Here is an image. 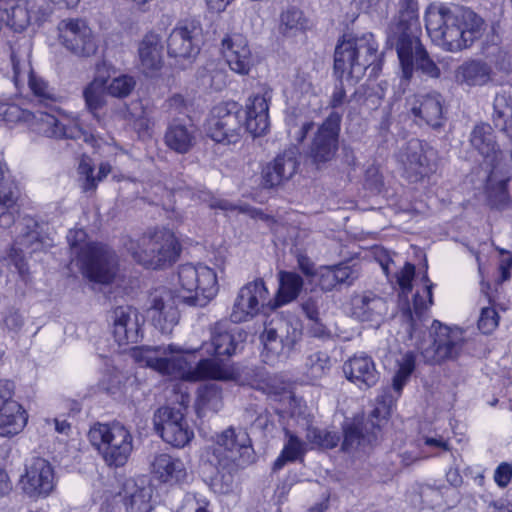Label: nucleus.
I'll return each mask as SVG.
<instances>
[{
    "instance_id": "ddd939ff",
    "label": "nucleus",
    "mask_w": 512,
    "mask_h": 512,
    "mask_svg": "<svg viewBox=\"0 0 512 512\" xmlns=\"http://www.w3.org/2000/svg\"><path fill=\"white\" fill-rule=\"evenodd\" d=\"M57 36L59 43L77 57H90L98 50L96 35L84 18L62 19L57 25Z\"/></svg>"
},
{
    "instance_id": "8fccbe9b",
    "label": "nucleus",
    "mask_w": 512,
    "mask_h": 512,
    "mask_svg": "<svg viewBox=\"0 0 512 512\" xmlns=\"http://www.w3.org/2000/svg\"><path fill=\"white\" fill-rule=\"evenodd\" d=\"M3 12L7 15V25L15 32L24 31L32 19L27 2H18Z\"/></svg>"
},
{
    "instance_id": "4d7b16f0",
    "label": "nucleus",
    "mask_w": 512,
    "mask_h": 512,
    "mask_svg": "<svg viewBox=\"0 0 512 512\" xmlns=\"http://www.w3.org/2000/svg\"><path fill=\"white\" fill-rule=\"evenodd\" d=\"M135 80L128 75H120L115 77L107 87V93L113 97H127L135 87Z\"/></svg>"
},
{
    "instance_id": "13d9d810",
    "label": "nucleus",
    "mask_w": 512,
    "mask_h": 512,
    "mask_svg": "<svg viewBox=\"0 0 512 512\" xmlns=\"http://www.w3.org/2000/svg\"><path fill=\"white\" fill-rule=\"evenodd\" d=\"M338 285H352L353 282L358 279L360 275V269L357 265H346V264H340L333 266Z\"/></svg>"
},
{
    "instance_id": "7c9ffc66",
    "label": "nucleus",
    "mask_w": 512,
    "mask_h": 512,
    "mask_svg": "<svg viewBox=\"0 0 512 512\" xmlns=\"http://www.w3.org/2000/svg\"><path fill=\"white\" fill-rule=\"evenodd\" d=\"M423 280L425 286L423 293L417 292L414 296V314L407 310L403 313L405 319V330L411 339L416 338L421 333L423 311L432 305V287L427 275H424Z\"/></svg>"
},
{
    "instance_id": "39448f33",
    "label": "nucleus",
    "mask_w": 512,
    "mask_h": 512,
    "mask_svg": "<svg viewBox=\"0 0 512 512\" xmlns=\"http://www.w3.org/2000/svg\"><path fill=\"white\" fill-rule=\"evenodd\" d=\"M378 45L372 33L361 36L344 35L337 44L334 54V70L341 76L347 73L351 78L359 80L365 71L373 66L376 70L379 66Z\"/></svg>"
},
{
    "instance_id": "bb28decb",
    "label": "nucleus",
    "mask_w": 512,
    "mask_h": 512,
    "mask_svg": "<svg viewBox=\"0 0 512 512\" xmlns=\"http://www.w3.org/2000/svg\"><path fill=\"white\" fill-rule=\"evenodd\" d=\"M343 372L349 381L361 389L374 386L379 379L374 361L365 354L354 355L347 360L343 365Z\"/></svg>"
},
{
    "instance_id": "4be33fe9",
    "label": "nucleus",
    "mask_w": 512,
    "mask_h": 512,
    "mask_svg": "<svg viewBox=\"0 0 512 512\" xmlns=\"http://www.w3.org/2000/svg\"><path fill=\"white\" fill-rule=\"evenodd\" d=\"M432 155L433 151L425 150L419 140L414 139L408 142L401 155V162L410 181L416 182L433 171Z\"/></svg>"
},
{
    "instance_id": "0eeeda50",
    "label": "nucleus",
    "mask_w": 512,
    "mask_h": 512,
    "mask_svg": "<svg viewBox=\"0 0 512 512\" xmlns=\"http://www.w3.org/2000/svg\"><path fill=\"white\" fill-rule=\"evenodd\" d=\"M88 438L109 467L124 466L133 451V436L119 422L94 424L88 432Z\"/></svg>"
},
{
    "instance_id": "de8ad7c7",
    "label": "nucleus",
    "mask_w": 512,
    "mask_h": 512,
    "mask_svg": "<svg viewBox=\"0 0 512 512\" xmlns=\"http://www.w3.org/2000/svg\"><path fill=\"white\" fill-rule=\"evenodd\" d=\"M331 368V359L327 353L315 351L309 354L305 361L306 375L316 381L325 376Z\"/></svg>"
},
{
    "instance_id": "9b49d317",
    "label": "nucleus",
    "mask_w": 512,
    "mask_h": 512,
    "mask_svg": "<svg viewBox=\"0 0 512 512\" xmlns=\"http://www.w3.org/2000/svg\"><path fill=\"white\" fill-rule=\"evenodd\" d=\"M22 123L31 132L48 138L76 140L84 137L78 120L59 110H25Z\"/></svg>"
},
{
    "instance_id": "393cba45",
    "label": "nucleus",
    "mask_w": 512,
    "mask_h": 512,
    "mask_svg": "<svg viewBox=\"0 0 512 512\" xmlns=\"http://www.w3.org/2000/svg\"><path fill=\"white\" fill-rule=\"evenodd\" d=\"M271 93L268 90L250 96L246 103V130L254 137L264 135L269 128V101Z\"/></svg>"
},
{
    "instance_id": "5fc2aeb1",
    "label": "nucleus",
    "mask_w": 512,
    "mask_h": 512,
    "mask_svg": "<svg viewBox=\"0 0 512 512\" xmlns=\"http://www.w3.org/2000/svg\"><path fill=\"white\" fill-rule=\"evenodd\" d=\"M13 82L17 90L20 92L25 87L30 76H33V70L29 61L20 59L15 54L11 55Z\"/></svg>"
},
{
    "instance_id": "37998d69",
    "label": "nucleus",
    "mask_w": 512,
    "mask_h": 512,
    "mask_svg": "<svg viewBox=\"0 0 512 512\" xmlns=\"http://www.w3.org/2000/svg\"><path fill=\"white\" fill-rule=\"evenodd\" d=\"M418 5L415 0H402L399 18L389 29L388 36L419 30Z\"/></svg>"
},
{
    "instance_id": "f8f14e48",
    "label": "nucleus",
    "mask_w": 512,
    "mask_h": 512,
    "mask_svg": "<svg viewBox=\"0 0 512 512\" xmlns=\"http://www.w3.org/2000/svg\"><path fill=\"white\" fill-rule=\"evenodd\" d=\"M430 336L433 341L429 346H418L428 363L456 360L464 352L465 332L459 327H449L434 320L430 327Z\"/></svg>"
},
{
    "instance_id": "052dcab7",
    "label": "nucleus",
    "mask_w": 512,
    "mask_h": 512,
    "mask_svg": "<svg viewBox=\"0 0 512 512\" xmlns=\"http://www.w3.org/2000/svg\"><path fill=\"white\" fill-rule=\"evenodd\" d=\"M26 109H22L16 104L0 101V120L11 123H22Z\"/></svg>"
},
{
    "instance_id": "338daca9",
    "label": "nucleus",
    "mask_w": 512,
    "mask_h": 512,
    "mask_svg": "<svg viewBox=\"0 0 512 512\" xmlns=\"http://www.w3.org/2000/svg\"><path fill=\"white\" fill-rule=\"evenodd\" d=\"M494 116L498 119L505 118L511 113L510 98L505 94H497L494 103Z\"/></svg>"
},
{
    "instance_id": "3c124183",
    "label": "nucleus",
    "mask_w": 512,
    "mask_h": 512,
    "mask_svg": "<svg viewBox=\"0 0 512 512\" xmlns=\"http://www.w3.org/2000/svg\"><path fill=\"white\" fill-rule=\"evenodd\" d=\"M193 436H194V433L189 428L187 421L184 418L182 421H179L177 424L174 423V425L171 428L168 427L165 430V432H162L161 438L166 443H168L174 447L182 448L191 441Z\"/></svg>"
},
{
    "instance_id": "dca6fc26",
    "label": "nucleus",
    "mask_w": 512,
    "mask_h": 512,
    "mask_svg": "<svg viewBox=\"0 0 512 512\" xmlns=\"http://www.w3.org/2000/svg\"><path fill=\"white\" fill-rule=\"evenodd\" d=\"M341 116L332 112L318 128L309 150V157L317 166L331 161L338 150Z\"/></svg>"
},
{
    "instance_id": "a878e982",
    "label": "nucleus",
    "mask_w": 512,
    "mask_h": 512,
    "mask_svg": "<svg viewBox=\"0 0 512 512\" xmlns=\"http://www.w3.org/2000/svg\"><path fill=\"white\" fill-rule=\"evenodd\" d=\"M470 143L483 156L484 161L491 169L500 168L502 153L497 147L493 129L489 124L476 125L471 132Z\"/></svg>"
},
{
    "instance_id": "f257e3e1",
    "label": "nucleus",
    "mask_w": 512,
    "mask_h": 512,
    "mask_svg": "<svg viewBox=\"0 0 512 512\" xmlns=\"http://www.w3.org/2000/svg\"><path fill=\"white\" fill-rule=\"evenodd\" d=\"M199 349L182 348L174 344L161 346H138L131 350L135 362L147 366L162 375L171 376L185 381H201L206 379L230 381L237 377V372L227 362L219 359L206 358L192 366L185 354H194Z\"/></svg>"
},
{
    "instance_id": "49530a36",
    "label": "nucleus",
    "mask_w": 512,
    "mask_h": 512,
    "mask_svg": "<svg viewBox=\"0 0 512 512\" xmlns=\"http://www.w3.org/2000/svg\"><path fill=\"white\" fill-rule=\"evenodd\" d=\"M197 407L200 410L218 411L222 407V392L215 383L204 384L197 391Z\"/></svg>"
},
{
    "instance_id": "bf43d9fd",
    "label": "nucleus",
    "mask_w": 512,
    "mask_h": 512,
    "mask_svg": "<svg viewBox=\"0 0 512 512\" xmlns=\"http://www.w3.org/2000/svg\"><path fill=\"white\" fill-rule=\"evenodd\" d=\"M499 316L494 308L484 307L478 320V328L484 334H490L498 326Z\"/></svg>"
},
{
    "instance_id": "b1692460",
    "label": "nucleus",
    "mask_w": 512,
    "mask_h": 512,
    "mask_svg": "<svg viewBox=\"0 0 512 512\" xmlns=\"http://www.w3.org/2000/svg\"><path fill=\"white\" fill-rule=\"evenodd\" d=\"M20 191L16 181L0 163V227L9 228L19 212Z\"/></svg>"
},
{
    "instance_id": "c03bdc74",
    "label": "nucleus",
    "mask_w": 512,
    "mask_h": 512,
    "mask_svg": "<svg viewBox=\"0 0 512 512\" xmlns=\"http://www.w3.org/2000/svg\"><path fill=\"white\" fill-rule=\"evenodd\" d=\"M106 92V80L100 76L95 77L83 90L86 107L95 117L98 116V111L105 106Z\"/></svg>"
},
{
    "instance_id": "9d476101",
    "label": "nucleus",
    "mask_w": 512,
    "mask_h": 512,
    "mask_svg": "<svg viewBox=\"0 0 512 512\" xmlns=\"http://www.w3.org/2000/svg\"><path fill=\"white\" fill-rule=\"evenodd\" d=\"M418 31L403 32L387 36V44L395 46L401 66V85H408L413 75L414 65L430 77H438L440 70L428 57L417 36Z\"/></svg>"
},
{
    "instance_id": "f03ea898",
    "label": "nucleus",
    "mask_w": 512,
    "mask_h": 512,
    "mask_svg": "<svg viewBox=\"0 0 512 512\" xmlns=\"http://www.w3.org/2000/svg\"><path fill=\"white\" fill-rule=\"evenodd\" d=\"M482 19L464 7L453 9L430 5L425 25L431 39L447 51H459L470 46L480 35Z\"/></svg>"
},
{
    "instance_id": "680f3d73",
    "label": "nucleus",
    "mask_w": 512,
    "mask_h": 512,
    "mask_svg": "<svg viewBox=\"0 0 512 512\" xmlns=\"http://www.w3.org/2000/svg\"><path fill=\"white\" fill-rule=\"evenodd\" d=\"M26 84L29 86L30 90L36 97L43 100L53 98L51 89L42 78L36 77L35 75L30 76Z\"/></svg>"
},
{
    "instance_id": "20e7f679",
    "label": "nucleus",
    "mask_w": 512,
    "mask_h": 512,
    "mask_svg": "<svg viewBox=\"0 0 512 512\" xmlns=\"http://www.w3.org/2000/svg\"><path fill=\"white\" fill-rule=\"evenodd\" d=\"M204 457L218 472L229 474L253 463L254 450L249 434L240 428H227L206 448Z\"/></svg>"
},
{
    "instance_id": "6e6552de",
    "label": "nucleus",
    "mask_w": 512,
    "mask_h": 512,
    "mask_svg": "<svg viewBox=\"0 0 512 512\" xmlns=\"http://www.w3.org/2000/svg\"><path fill=\"white\" fill-rule=\"evenodd\" d=\"M177 298L188 306L204 307L218 293L216 272L203 264H182L178 268Z\"/></svg>"
},
{
    "instance_id": "c756f323",
    "label": "nucleus",
    "mask_w": 512,
    "mask_h": 512,
    "mask_svg": "<svg viewBox=\"0 0 512 512\" xmlns=\"http://www.w3.org/2000/svg\"><path fill=\"white\" fill-rule=\"evenodd\" d=\"M239 346L233 332L226 322H217L211 328L210 342H204L198 349H204L207 354L231 356Z\"/></svg>"
},
{
    "instance_id": "69168bd1",
    "label": "nucleus",
    "mask_w": 512,
    "mask_h": 512,
    "mask_svg": "<svg viewBox=\"0 0 512 512\" xmlns=\"http://www.w3.org/2000/svg\"><path fill=\"white\" fill-rule=\"evenodd\" d=\"M415 275V266L406 263L404 267L397 274V282L403 292H410L412 289V280Z\"/></svg>"
},
{
    "instance_id": "a18cd8bd",
    "label": "nucleus",
    "mask_w": 512,
    "mask_h": 512,
    "mask_svg": "<svg viewBox=\"0 0 512 512\" xmlns=\"http://www.w3.org/2000/svg\"><path fill=\"white\" fill-rule=\"evenodd\" d=\"M502 172V168L490 169L487 176V190L489 201L492 206L502 209L509 201V195L506 189L507 178L498 179L497 174Z\"/></svg>"
},
{
    "instance_id": "423d86ee",
    "label": "nucleus",
    "mask_w": 512,
    "mask_h": 512,
    "mask_svg": "<svg viewBox=\"0 0 512 512\" xmlns=\"http://www.w3.org/2000/svg\"><path fill=\"white\" fill-rule=\"evenodd\" d=\"M126 247L135 261L150 269L172 265L181 252L178 239L167 229L144 234L138 240H130Z\"/></svg>"
},
{
    "instance_id": "79ce46f5",
    "label": "nucleus",
    "mask_w": 512,
    "mask_h": 512,
    "mask_svg": "<svg viewBox=\"0 0 512 512\" xmlns=\"http://www.w3.org/2000/svg\"><path fill=\"white\" fill-rule=\"evenodd\" d=\"M285 444L273 464V470L277 471L284 467L287 462L302 460L307 452V444L290 430H285Z\"/></svg>"
},
{
    "instance_id": "e433bc0d",
    "label": "nucleus",
    "mask_w": 512,
    "mask_h": 512,
    "mask_svg": "<svg viewBox=\"0 0 512 512\" xmlns=\"http://www.w3.org/2000/svg\"><path fill=\"white\" fill-rule=\"evenodd\" d=\"M493 71L489 64L480 60L464 62L456 70V79L468 86H484L492 80Z\"/></svg>"
},
{
    "instance_id": "6ab92c4d",
    "label": "nucleus",
    "mask_w": 512,
    "mask_h": 512,
    "mask_svg": "<svg viewBox=\"0 0 512 512\" xmlns=\"http://www.w3.org/2000/svg\"><path fill=\"white\" fill-rule=\"evenodd\" d=\"M176 301H179L177 296L174 297L172 292L166 289L156 290L150 295L148 314L153 325L162 333H170L178 323Z\"/></svg>"
},
{
    "instance_id": "774afa93",
    "label": "nucleus",
    "mask_w": 512,
    "mask_h": 512,
    "mask_svg": "<svg viewBox=\"0 0 512 512\" xmlns=\"http://www.w3.org/2000/svg\"><path fill=\"white\" fill-rule=\"evenodd\" d=\"M512 478V465L501 463L494 472V480L500 487H506Z\"/></svg>"
},
{
    "instance_id": "f3484780",
    "label": "nucleus",
    "mask_w": 512,
    "mask_h": 512,
    "mask_svg": "<svg viewBox=\"0 0 512 512\" xmlns=\"http://www.w3.org/2000/svg\"><path fill=\"white\" fill-rule=\"evenodd\" d=\"M268 298V290L263 280H255L244 285L235 299L230 318L234 323L248 321L256 316Z\"/></svg>"
},
{
    "instance_id": "e2e57ef3",
    "label": "nucleus",
    "mask_w": 512,
    "mask_h": 512,
    "mask_svg": "<svg viewBox=\"0 0 512 512\" xmlns=\"http://www.w3.org/2000/svg\"><path fill=\"white\" fill-rule=\"evenodd\" d=\"M1 321L11 331H19L24 324V318L18 310L8 308L1 313Z\"/></svg>"
},
{
    "instance_id": "72a5a7b5",
    "label": "nucleus",
    "mask_w": 512,
    "mask_h": 512,
    "mask_svg": "<svg viewBox=\"0 0 512 512\" xmlns=\"http://www.w3.org/2000/svg\"><path fill=\"white\" fill-rule=\"evenodd\" d=\"M151 471L161 482H179L186 477L184 463L166 453L155 455L151 462Z\"/></svg>"
},
{
    "instance_id": "1a4fd4ad",
    "label": "nucleus",
    "mask_w": 512,
    "mask_h": 512,
    "mask_svg": "<svg viewBox=\"0 0 512 512\" xmlns=\"http://www.w3.org/2000/svg\"><path fill=\"white\" fill-rule=\"evenodd\" d=\"M301 336L302 330L298 320L288 319L281 315L273 316L265 323L264 331L260 337L265 362L274 364L287 359Z\"/></svg>"
},
{
    "instance_id": "58836bf2",
    "label": "nucleus",
    "mask_w": 512,
    "mask_h": 512,
    "mask_svg": "<svg viewBox=\"0 0 512 512\" xmlns=\"http://www.w3.org/2000/svg\"><path fill=\"white\" fill-rule=\"evenodd\" d=\"M309 28V19L302 10L291 6L283 10L279 16V33L287 38H292L304 33Z\"/></svg>"
},
{
    "instance_id": "6e6d98bb",
    "label": "nucleus",
    "mask_w": 512,
    "mask_h": 512,
    "mask_svg": "<svg viewBox=\"0 0 512 512\" xmlns=\"http://www.w3.org/2000/svg\"><path fill=\"white\" fill-rule=\"evenodd\" d=\"M79 184L83 192H93L96 187V178L94 175V167L91 160L83 157L78 166Z\"/></svg>"
},
{
    "instance_id": "4c0bfd02",
    "label": "nucleus",
    "mask_w": 512,
    "mask_h": 512,
    "mask_svg": "<svg viewBox=\"0 0 512 512\" xmlns=\"http://www.w3.org/2000/svg\"><path fill=\"white\" fill-rule=\"evenodd\" d=\"M26 423V412L18 402H10L0 409V436L13 437L23 430Z\"/></svg>"
},
{
    "instance_id": "c9c22d12",
    "label": "nucleus",
    "mask_w": 512,
    "mask_h": 512,
    "mask_svg": "<svg viewBox=\"0 0 512 512\" xmlns=\"http://www.w3.org/2000/svg\"><path fill=\"white\" fill-rule=\"evenodd\" d=\"M123 501L127 512H150L151 488L128 479L123 485Z\"/></svg>"
},
{
    "instance_id": "473e14b6",
    "label": "nucleus",
    "mask_w": 512,
    "mask_h": 512,
    "mask_svg": "<svg viewBox=\"0 0 512 512\" xmlns=\"http://www.w3.org/2000/svg\"><path fill=\"white\" fill-rule=\"evenodd\" d=\"M376 429L377 427L373 421L363 423L354 420L352 423L347 424L344 427L342 449L346 452H350L372 444L377 438Z\"/></svg>"
},
{
    "instance_id": "aec40b11",
    "label": "nucleus",
    "mask_w": 512,
    "mask_h": 512,
    "mask_svg": "<svg viewBox=\"0 0 512 512\" xmlns=\"http://www.w3.org/2000/svg\"><path fill=\"white\" fill-rule=\"evenodd\" d=\"M24 492L30 497H46L54 489V471L51 464L43 458H34L26 467L21 478Z\"/></svg>"
},
{
    "instance_id": "c85d7f7f",
    "label": "nucleus",
    "mask_w": 512,
    "mask_h": 512,
    "mask_svg": "<svg viewBox=\"0 0 512 512\" xmlns=\"http://www.w3.org/2000/svg\"><path fill=\"white\" fill-rule=\"evenodd\" d=\"M387 310L386 301L372 292L356 295L352 299V314L360 321L379 323Z\"/></svg>"
},
{
    "instance_id": "603ef678",
    "label": "nucleus",
    "mask_w": 512,
    "mask_h": 512,
    "mask_svg": "<svg viewBox=\"0 0 512 512\" xmlns=\"http://www.w3.org/2000/svg\"><path fill=\"white\" fill-rule=\"evenodd\" d=\"M415 355L413 352L405 353L398 361V370L393 378V389L400 394L415 369Z\"/></svg>"
},
{
    "instance_id": "ea45409f",
    "label": "nucleus",
    "mask_w": 512,
    "mask_h": 512,
    "mask_svg": "<svg viewBox=\"0 0 512 512\" xmlns=\"http://www.w3.org/2000/svg\"><path fill=\"white\" fill-rule=\"evenodd\" d=\"M41 244L38 240L37 231H29L17 239L15 245L11 248L8 259L15 266L20 275H25L28 271V266L25 261L22 249L25 247L30 249L31 252H35L40 248Z\"/></svg>"
},
{
    "instance_id": "4468645a",
    "label": "nucleus",
    "mask_w": 512,
    "mask_h": 512,
    "mask_svg": "<svg viewBox=\"0 0 512 512\" xmlns=\"http://www.w3.org/2000/svg\"><path fill=\"white\" fill-rule=\"evenodd\" d=\"M202 26L196 19L179 21L167 38V53L177 61L195 59L200 51Z\"/></svg>"
},
{
    "instance_id": "2f4dec72",
    "label": "nucleus",
    "mask_w": 512,
    "mask_h": 512,
    "mask_svg": "<svg viewBox=\"0 0 512 512\" xmlns=\"http://www.w3.org/2000/svg\"><path fill=\"white\" fill-rule=\"evenodd\" d=\"M161 37L154 32L147 33L140 41L138 55L141 68L146 75H153L162 67Z\"/></svg>"
},
{
    "instance_id": "7ed1b4c3",
    "label": "nucleus",
    "mask_w": 512,
    "mask_h": 512,
    "mask_svg": "<svg viewBox=\"0 0 512 512\" xmlns=\"http://www.w3.org/2000/svg\"><path fill=\"white\" fill-rule=\"evenodd\" d=\"M87 234L82 229L70 230L67 234L71 252L77 265L90 281L109 284L117 272V258L106 246L86 242Z\"/></svg>"
},
{
    "instance_id": "864d4df0",
    "label": "nucleus",
    "mask_w": 512,
    "mask_h": 512,
    "mask_svg": "<svg viewBox=\"0 0 512 512\" xmlns=\"http://www.w3.org/2000/svg\"><path fill=\"white\" fill-rule=\"evenodd\" d=\"M307 441L313 446L322 449H332L337 446L340 438L339 436L330 431L321 430L319 428H308L306 433Z\"/></svg>"
},
{
    "instance_id": "412c9836",
    "label": "nucleus",
    "mask_w": 512,
    "mask_h": 512,
    "mask_svg": "<svg viewBox=\"0 0 512 512\" xmlns=\"http://www.w3.org/2000/svg\"><path fill=\"white\" fill-rule=\"evenodd\" d=\"M221 52L232 71L247 75L253 66V57L248 40L242 34H231L223 38Z\"/></svg>"
},
{
    "instance_id": "09e8293b",
    "label": "nucleus",
    "mask_w": 512,
    "mask_h": 512,
    "mask_svg": "<svg viewBox=\"0 0 512 512\" xmlns=\"http://www.w3.org/2000/svg\"><path fill=\"white\" fill-rule=\"evenodd\" d=\"M183 409L178 407L164 406L159 408L153 416V424L156 432L162 436V432L169 427L171 428L174 423L177 424L179 421L184 419Z\"/></svg>"
},
{
    "instance_id": "f704fd0d",
    "label": "nucleus",
    "mask_w": 512,
    "mask_h": 512,
    "mask_svg": "<svg viewBox=\"0 0 512 512\" xmlns=\"http://www.w3.org/2000/svg\"><path fill=\"white\" fill-rule=\"evenodd\" d=\"M164 140L171 150L184 154L195 145L196 131L192 125L173 122L168 126Z\"/></svg>"
},
{
    "instance_id": "cd10ccee",
    "label": "nucleus",
    "mask_w": 512,
    "mask_h": 512,
    "mask_svg": "<svg viewBox=\"0 0 512 512\" xmlns=\"http://www.w3.org/2000/svg\"><path fill=\"white\" fill-rule=\"evenodd\" d=\"M298 160L293 149L278 155L273 162L269 163L263 170V184L267 188L280 185L289 180L297 171Z\"/></svg>"
},
{
    "instance_id": "a211bd4d",
    "label": "nucleus",
    "mask_w": 512,
    "mask_h": 512,
    "mask_svg": "<svg viewBox=\"0 0 512 512\" xmlns=\"http://www.w3.org/2000/svg\"><path fill=\"white\" fill-rule=\"evenodd\" d=\"M112 333L120 345L137 343L142 338L143 317L132 306H118L110 315Z\"/></svg>"
},
{
    "instance_id": "0e129e2a",
    "label": "nucleus",
    "mask_w": 512,
    "mask_h": 512,
    "mask_svg": "<svg viewBox=\"0 0 512 512\" xmlns=\"http://www.w3.org/2000/svg\"><path fill=\"white\" fill-rule=\"evenodd\" d=\"M318 284L324 291H331L338 285L333 266L323 267L318 274Z\"/></svg>"
},
{
    "instance_id": "2eb2a0df",
    "label": "nucleus",
    "mask_w": 512,
    "mask_h": 512,
    "mask_svg": "<svg viewBox=\"0 0 512 512\" xmlns=\"http://www.w3.org/2000/svg\"><path fill=\"white\" fill-rule=\"evenodd\" d=\"M242 131L241 107L236 102L215 106L208 122V135L218 143H236Z\"/></svg>"
},
{
    "instance_id": "a19ab883",
    "label": "nucleus",
    "mask_w": 512,
    "mask_h": 512,
    "mask_svg": "<svg viewBox=\"0 0 512 512\" xmlns=\"http://www.w3.org/2000/svg\"><path fill=\"white\" fill-rule=\"evenodd\" d=\"M302 288L303 279L299 274L281 271L279 273V289L275 298V307L285 305L295 300Z\"/></svg>"
},
{
    "instance_id": "5701e85b",
    "label": "nucleus",
    "mask_w": 512,
    "mask_h": 512,
    "mask_svg": "<svg viewBox=\"0 0 512 512\" xmlns=\"http://www.w3.org/2000/svg\"><path fill=\"white\" fill-rule=\"evenodd\" d=\"M442 97L439 93L414 95L409 100L410 111L418 119V123H424L432 128H438L443 123Z\"/></svg>"
}]
</instances>
